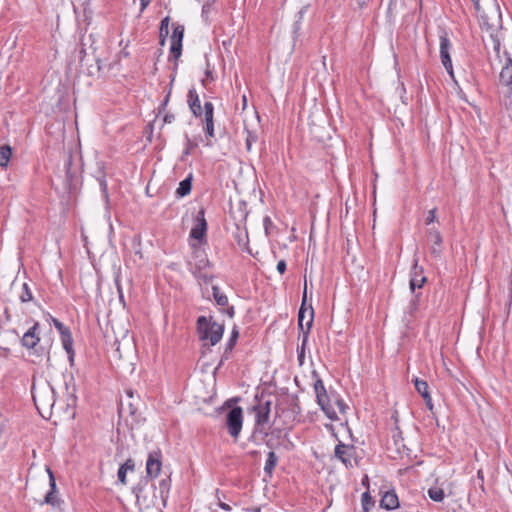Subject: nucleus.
<instances>
[{"mask_svg":"<svg viewBox=\"0 0 512 512\" xmlns=\"http://www.w3.org/2000/svg\"><path fill=\"white\" fill-rule=\"evenodd\" d=\"M239 337V332L237 329H233L232 330V333H231V336L226 344V348H225V351H224V358L227 359L228 358V355L229 353L233 350V348L235 347L236 345V341Z\"/></svg>","mask_w":512,"mask_h":512,"instance_id":"nucleus-29","label":"nucleus"},{"mask_svg":"<svg viewBox=\"0 0 512 512\" xmlns=\"http://www.w3.org/2000/svg\"><path fill=\"white\" fill-rule=\"evenodd\" d=\"M210 11V5L209 4H204L203 7H202V16L207 18V15Z\"/></svg>","mask_w":512,"mask_h":512,"instance_id":"nucleus-56","label":"nucleus"},{"mask_svg":"<svg viewBox=\"0 0 512 512\" xmlns=\"http://www.w3.org/2000/svg\"><path fill=\"white\" fill-rule=\"evenodd\" d=\"M71 165H72V155L70 154L65 162L66 176L68 179H71V177H72L71 173H70Z\"/></svg>","mask_w":512,"mask_h":512,"instance_id":"nucleus-47","label":"nucleus"},{"mask_svg":"<svg viewBox=\"0 0 512 512\" xmlns=\"http://www.w3.org/2000/svg\"><path fill=\"white\" fill-rule=\"evenodd\" d=\"M427 238L431 243V254L439 257L442 253L443 238L440 231L436 228H429L427 231Z\"/></svg>","mask_w":512,"mask_h":512,"instance_id":"nucleus-13","label":"nucleus"},{"mask_svg":"<svg viewBox=\"0 0 512 512\" xmlns=\"http://www.w3.org/2000/svg\"><path fill=\"white\" fill-rule=\"evenodd\" d=\"M243 424V411L241 407H234L229 410L226 416V425L229 434L233 438H238Z\"/></svg>","mask_w":512,"mask_h":512,"instance_id":"nucleus-6","label":"nucleus"},{"mask_svg":"<svg viewBox=\"0 0 512 512\" xmlns=\"http://www.w3.org/2000/svg\"><path fill=\"white\" fill-rule=\"evenodd\" d=\"M277 462H278L277 455L275 454V452L270 451L267 455V459H266L265 466H264V472L266 475H268L269 477L272 476L273 471L277 465Z\"/></svg>","mask_w":512,"mask_h":512,"instance_id":"nucleus-26","label":"nucleus"},{"mask_svg":"<svg viewBox=\"0 0 512 512\" xmlns=\"http://www.w3.org/2000/svg\"><path fill=\"white\" fill-rule=\"evenodd\" d=\"M207 221L205 219V210L201 208L195 218V224L190 231V237L197 240L199 244L206 243Z\"/></svg>","mask_w":512,"mask_h":512,"instance_id":"nucleus-9","label":"nucleus"},{"mask_svg":"<svg viewBox=\"0 0 512 512\" xmlns=\"http://www.w3.org/2000/svg\"><path fill=\"white\" fill-rule=\"evenodd\" d=\"M500 84L511 87L512 85V60L507 58L505 65L502 67L499 75Z\"/></svg>","mask_w":512,"mask_h":512,"instance_id":"nucleus-22","label":"nucleus"},{"mask_svg":"<svg viewBox=\"0 0 512 512\" xmlns=\"http://www.w3.org/2000/svg\"><path fill=\"white\" fill-rule=\"evenodd\" d=\"M246 138H245V144L246 149L248 152L252 150L253 144H255L258 141V135L255 131H251L247 128H245Z\"/></svg>","mask_w":512,"mask_h":512,"instance_id":"nucleus-31","label":"nucleus"},{"mask_svg":"<svg viewBox=\"0 0 512 512\" xmlns=\"http://www.w3.org/2000/svg\"><path fill=\"white\" fill-rule=\"evenodd\" d=\"M39 327L38 323H35L22 337V345L28 349L35 348V346L40 341L39 336L36 331Z\"/></svg>","mask_w":512,"mask_h":512,"instance_id":"nucleus-19","label":"nucleus"},{"mask_svg":"<svg viewBox=\"0 0 512 512\" xmlns=\"http://www.w3.org/2000/svg\"><path fill=\"white\" fill-rule=\"evenodd\" d=\"M126 474H127V471H125L123 468L120 467L118 469L117 477H118L119 482H121V484H123V485L126 484Z\"/></svg>","mask_w":512,"mask_h":512,"instance_id":"nucleus-46","label":"nucleus"},{"mask_svg":"<svg viewBox=\"0 0 512 512\" xmlns=\"http://www.w3.org/2000/svg\"><path fill=\"white\" fill-rule=\"evenodd\" d=\"M380 507L387 511H391L399 507L398 496L394 490L385 492L380 500Z\"/></svg>","mask_w":512,"mask_h":512,"instance_id":"nucleus-18","label":"nucleus"},{"mask_svg":"<svg viewBox=\"0 0 512 512\" xmlns=\"http://www.w3.org/2000/svg\"><path fill=\"white\" fill-rule=\"evenodd\" d=\"M52 321H53L55 328L59 331V333L61 335V341H62L63 348L66 351V353L68 354L69 360L72 362L74 359L75 353L73 350V338L71 335V331L67 326H65L58 319L53 318Z\"/></svg>","mask_w":512,"mask_h":512,"instance_id":"nucleus-10","label":"nucleus"},{"mask_svg":"<svg viewBox=\"0 0 512 512\" xmlns=\"http://www.w3.org/2000/svg\"><path fill=\"white\" fill-rule=\"evenodd\" d=\"M12 155V150L10 146L3 145L0 147V166L5 167L7 166L10 158Z\"/></svg>","mask_w":512,"mask_h":512,"instance_id":"nucleus-30","label":"nucleus"},{"mask_svg":"<svg viewBox=\"0 0 512 512\" xmlns=\"http://www.w3.org/2000/svg\"><path fill=\"white\" fill-rule=\"evenodd\" d=\"M151 0H140L141 3V10H144L149 4Z\"/></svg>","mask_w":512,"mask_h":512,"instance_id":"nucleus-58","label":"nucleus"},{"mask_svg":"<svg viewBox=\"0 0 512 512\" xmlns=\"http://www.w3.org/2000/svg\"><path fill=\"white\" fill-rule=\"evenodd\" d=\"M175 120V115L172 113H166L163 117L164 124H171Z\"/></svg>","mask_w":512,"mask_h":512,"instance_id":"nucleus-50","label":"nucleus"},{"mask_svg":"<svg viewBox=\"0 0 512 512\" xmlns=\"http://www.w3.org/2000/svg\"><path fill=\"white\" fill-rule=\"evenodd\" d=\"M219 506H220L223 510H225V511H230V510H231V507H230L228 504L224 503V502H220V503H219Z\"/></svg>","mask_w":512,"mask_h":512,"instance_id":"nucleus-59","label":"nucleus"},{"mask_svg":"<svg viewBox=\"0 0 512 512\" xmlns=\"http://www.w3.org/2000/svg\"><path fill=\"white\" fill-rule=\"evenodd\" d=\"M33 400L40 413L42 409H53L56 405L55 391L51 386H47L40 390L38 394H33Z\"/></svg>","mask_w":512,"mask_h":512,"instance_id":"nucleus-8","label":"nucleus"},{"mask_svg":"<svg viewBox=\"0 0 512 512\" xmlns=\"http://www.w3.org/2000/svg\"><path fill=\"white\" fill-rule=\"evenodd\" d=\"M414 382V385H415V389L416 391L422 396L424 397V395H430L429 391H428V383L424 380H420L419 378H415L413 380Z\"/></svg>","mask_w":512,"mask_h":512,"instance_id":"nucleus-32","label":"nucleus"},{"mask_svg":"<svg viewBox=\"0 0 512 512\" xmlns=\"http://www.w3.org/2000/svg\"><path fill=\"white\" fill-rule=\"evenodd\" d=\"M313 319H314V310H313V308H310L309 319L306 321V331H304L301 346H299L297 348L298 361H299L300 365H302L304 363L305 348H306V345H307V342L309 339V334H310V330H311V327L313 324Z\"/></svg>","mask_w":512,"mask_h":512,"instance_id":"nucleus-14","label":"nucleus"},{"mask_svg":"<svg viewBox=\"0 0 512 512\" xmlns=\"http://www.w3.org/2000/svg\"><path fill=\"white\" fill-rule=\"evenodd\" d=\"M428 496L435 502H441L444 499V491L439 487H432L428 490Z\"/></svg>","mask_w":512,"mask_h":512,"instance_id":"nucleus-33","label":"nucleus"},{"mask_svg":"<svg viewBox=\"0 0 512 512\" xmlns=\"http://www.w3.org/2000/svg\"><path fill=\"white\" fill-rule=\"evenodd\" d=\"M162 454L160 450L152 451L149 453L146 461V474L150 479L156 478L162 467Z\"/></svg>","mask_w":512,"mask_h":512,"instance_id":"nucleus-11","label":"nucleus"},{"mask_svg":"<svg viewBox=\"0 0 512 512\" xmlns=\"http://www.w3.org/2000/svg\"><path fill=\"white\" fill-rule=\"evenodd\" d=\"M415 298H417V296H415ZM416 310H417V299H413V300H411V302L408 306V313L410 315H413Z\"/></svg>","mask_w":512,"mask_h":512,"instance_id":"nucleus-49","label":"nucleus"},{"mask_svg":"<svg viewBox=\"0 0 512 512\" xmlns=\"http://www.w3.org/2000/svg\"><path fill=\"white\" fill-rule=\"evenodd\" d=\"M192 259L189 261V271L191 273H199L201 271L207 270L210 266V261L207 257V254L200 247L196 245H192Z\"/></svg>","mask_w":512,"mask_h":512,"instance_id":"nucleus-7","label":"nucleus"},{"mask_svg":"<svg viewBox=\"0 0 512 512\" xmlns=\"http://www.w3.org/2000/svg\"><path fill=\"white\" fill-rule=\"evenodd\" d=\"M213 114H214V106L211 102H205L204 103V121H205V127L204 131L209 138H214V120H213Z\"/></svg>","mask_w":512,"mask_h":512,"instance_id":"nucleus-16","label":"nucleus"},{"mask_svg":"<svg viewBox=\"0 0 512 512\" xmlns=\"http://www.w3.org/2000/svg\"><path fill=\"white\" fill-rule=\"evenodd\" d=\"M422 398L424 399L427 408L429 410H432L433 409V403H432L431 395H424V397H422Z\"/></svg>","mask_w":512,"mask_h":512,"instance_id":"nucleus-52","label":"nucleus"},{"mask_svg":"<svg viewBox=\"0 0 512 512\" xmlns=\"http://www.w3.org/2000/svg\"><path fill=\"white\" fill-rule=\"evenodd\" d=\"M362 510H370L374 507L375 502L368 491H365L361 496Z\"/></svg>","mask_w":512,"mask_h":512,"instance_id":"nucleus-35","label":"nucleus"},{"mask_svg":"<svg viewBox=\"0 0 512 512\" xmlns=\"http://www.w3.org/2000/svg\"><path fill=\"white\" fill-rule=\"evenodd\" d=\"M89 3H90V0H83L82 7L84 10L86 9V6L89 5Z\"/></svg>","mask_w":512,"mask_h":512,"instance_id":"nucleus-62","label":"nucleus"},{"mask_svg":"<svg viewBox=\"0 0 512 512\" xmlns=\"http://www.w3.org/2000/svg\"><path fill=\"white\" fill-rule=\"evenodd\" d=\"M332 397L335 398V404L337 405L340 413H345L348 409V406L344 403V401L339 397H335L334 395H332Z\"/></svg>","mask_w":512,"mask_h":512,"instance_id":"nucleus-43","label":"nucleus"},{"mask_svg":"<svg viewBox=\"0 0 512 512\" xmlns=\"http://www.w3.org/2000/svg\"><path fill=\"white\" fill-rule=\"evenodd\" d=\"M183 37H184V26L177 25L176 27H174L172 35H171V42L182 44Z\"/></svg>","mask_w":512,"mask_h":512,"instance_id":"nucleus-34","label":"nucleus"},{"mask_svg":"<svg viewBox=\"0 0 512 512\" xmlns=\"http://www.w3.org/2000/svg\"><path fill=\"white\" fill-rule=\"evenodd\" d=\"M126 394H127L128 398H130V399L133 398V391L132 390H127Z\"/></svg>","mask_w":512,"mask_h":512,"instance_id":"nucleus-63","label":"nucleus"},{"mask_svg":"<svg viewBox=\"0 0 512 512\" xmlns=\"http://www.w3.org/2000/svg\"><path fill=\"white\" fill-rule=\"evenodd\" d=\"M436 208H433L431 209L429 212H428V216L426 218V224L429 225L431 224L432 222L435 221L436 219Z\"/></svg>","mask_w":512,"mask_h":512,"instance_id":"nucleus-48","label":"nucleus"},{"mask_svg":"<svg viewBox=\"0 0 512 512\" xmlns=\"http://www.w3.org/2000/svg\"><path fill=\"white\" fill-rule=\"evenodd\" d=\"M269 435L271 436V439L266 442V445L268 447L272 448L273 444L271 443V440L273 438H276V439L279 440V439H281L283 437H286L287 436V432H285V429H283V428L276 427V426L275 427L269 426V428H268V436Z\"/></svg>","mask_w":512,"mask_h":512,"instance_id":"nucleus-27","label":"nucleus"},{"mask_svg":"<svg viewBox=\"0 0 512 512\" xmlns=\"http://www.w3.org/2000/svg\"><path fill=\"white\" fill-rule=\"evenodd\" d=\"M169 34V17L162 19L160 24L159 37L167 38Z\"/></svg>","mask_w":512,"mask_h":512,"instance_id":"nucleus-38","label":"nucleus"},{"mask_svg":"<svg viewBox=\"0 0 512 512\" xmlns=\"http://www.w3.org/2000/svg\"><path fill=\"white\" fill-rule=\"evenodd\" d=\"M286 262L285 260H280L278 261L277 263V271L280 273V274H283L285 271H286Z\"/></svg>","mask_w":512,"mask_h":512,"instance_id":"nucleus-51","label":"nucleus"},{"mask_svg":"<svg viewBox=\"0 0 512 512\" xmlns=\"http://www.w3.org/2000/svg\"><path fill=\"white\" fill-rule=\"evenodd\" d=\"M196 278L203 281L205 284H208L212 281L213 275H210L205 271H201L199 273H192Z\"/></svg>","mask_w":512,"mask_h":512,"instance_id":"nucleus-39","label":"nucleus"},{"mask_svg":"<svg viewBox=\"0 0 512 512\" xmlns=\"http://www.w3.org/2000/svg\"><path fill=\"white\" fill-rule=\"evenodd\" d=\"M170 94H171V92L169 91L168 94L166 95L165 99L163 100V102L160 104V106L158 108V114H161L166 110V107H167L169 99H170Z\"/></svg>","mask_w":512,"mask_h":512,"instance_id":"nucleus-45","label":"nucleus"},{"mask_svg":"<svg viewBox=\"0 0 512 512\" xmlns=\"http://www.w3.org/2000/svg\"><path fill=\"white\" fill-rule=\"evenodd\" d=\"M236 240H237L238 245L244 246L245 249L249 252V248H248V234H247V232H245L244 237L242 236L241 233H239L236 236Z\"/></svg>","mask_w":512,"mask_h":512,"instance_id":"nucleus-42","label":"nucleus"},{"mask_svg":"<svg viewBox=\"0 0 512 512\" xmlns=\"http://www.w3.org/2000/svg\"><path fill=\"white\" fill-rule=\"evenodd\" d=\"M314 390L316 394L317 403L325 415L332 421L338 420L337 412L331 405V396L327 394L322 379L317 378L314 383Z\"/></svg>","mask_w":512,"mask_h":512,"instance_id":"nucleus-4","label":"nucleus"},{"mask_svg":"<svg viewBox=\"0 0 512 512\" xmlns=\"http://www.w3.org/2000/svg\"><path fill=\"white\" fill-rule=\"evenodd\" d=\"M335 457L339 459L347 468L353 467L352 459L354 458L355 448L352 445L339 443L334 450Z\"/></svg>","mask_w":512,"mask_h":512,"instance_id":"nucleus-12","label":"nucleus"},{"mask_svg":"<svg viewBox=\"0 0 512 512\" xmlns=\"http://www.w3.org/2000/svg\"><path fill=\"white\" fill-rule=\"evenodd\" d=\"M159 38H160V40H159V44H160L161 46H164V45H165L166 38H163V37H159Z\"/></svg>","mask_w":512,"mask_h":512,"instance_id":"nucleus-64","label":"nucleus"},{"mask_svg":"<svg viewBox=\"0 0 512 512\" xmlns=\"http://www.w3.org/2000/svg\"><path fill=\"white\" fill-rule=\"evenodd\" d=\"M479 16V24L483 32L487 34V45L499 54L500 30L502 28V16L496 0H471Z\"/></svg>","mask_w":512,"mask_h":512,"instance_id":"nucleus-1","label":"nucleus"},{"mask_svg":"<svg viewBox=\"0 0 512 512\" xmlns=\"http://www.w3.org/2000/svg\"><path fill=\"white\" fill-rule=\"evenodd\" d=\"M136 499L139 505H143L145 508H149L150 506H154L157 501V497L155 492L152 491L151 495H148V491L146 488H139L136 492Z\"/></svg>","mask_w":512,"mask_h":512,"instance_id":"nucleus-20","label":"nucleus"},{"mask_svg":"<svg viewBox=\"0 0 512 512\" xmlns=\"http://www.w3.org/2000/svg\"><path fill=\"white\" fill-rule=\"evenodd\" d=\"M226 313H227V315H228L230 318L234 317V314H235L234 307H233V306L228 307V308H227V310H226Z\"/></svg>","mask_w":512,"mask_h":512,"instance_id":"nucleus-57","label":"nucleus"},{"mask_svg":"<svg viewBox=\"0 0 512 512\" xmlns=\"http://www.w3.org/2000/svg\"><path fill=\"white\" fill-rule=\"evenodd\" d=\"M120 467L123 468L127 472L128 471L133 472L135 470V463L131 458H129Z\"/></svg>","mask_w":512,"mask_h":512,"instance_id":"nucleus-44","label":"nucleus"},{"mask_svg":"<svg viewBox=\"0 0 512 512\" xmlns=\"http://www.w3.org/2000/svg\"><path fill=\"white\" fill-rule=\"evenodd\" d=\"M160 489H161V494H163L164 490L168 491L169 489V480L167 479H163L160 481Z\"/></svg>","mask_w":512,"mask_h":512,"instance_id":"nucleus-53","label":"nucleus"},{"mask_svg":"<svg viewBox=\"0 0 512 512\" xmlns=\"http://www.w3.org/2000/svg\"><path fill=\"white\" fill-rule=\"evenodd\" d=\"M187 98H188L187 99L188 106H189V109L191 110L192 114L196 118L201 117L202 114L204 113V107L203 108L201 107L199 95L194 88H192L188 91Z\"/></svg>","mask_w":512,"mask_h":512,"instance_id":"nucleus-17","label":"nucleus"},{"mask_svg":"<svg viewBox=\"0 0 512 512\" xmlns=\"http://www.w3.org/2000/svg\"><path fill=\"white\" fill-rule=\"evenodd\" d=\"M306 296H307V286L305 285L304 286V291H303L302 304H301V307H300L299 312H298V328L303 333H304V331H306V323H304L305 318H306V313L308 311V314H309L310 313V308H312V306H309V308H306Z\"/></svg>","mask_w":512,"mask_h":512,"instance_id":"nucleus-23","label":"nucleus"},{"mask_svg":"<svg viewBox=\"0 0 512 512\" xmlns=\"http://www.w3.org/2000/svg\"><path fill=\"white\" fill-rule=\"evenodd\" d=\"M387 13L389 17L395 16L396 14L399 13L397 0H390Z\"/></svg>","mask_w":512,"mask_h":512,"instance_id":"nucleus-40","label":"nucleus"},{"mask_svg":"<svg viewBox=\"0 0 512 512\" xmlns=\"http://www.w3.org/2000/svg\"><path fill=\"white\" fill-rule=\"evenodd\" d=\"M33 299L32 292L27 283H23L22 292L20 294V300L22 303L29 302Z\"/></svg>","mask_w":512,"mask_h":512,"instance_id":"nucleus-36","label":"nucleus"},{"mask_svg":"<svg viewBox=\"0 0 512 512\" xmlns=\"http://www.w3.org/2000/svg\"><path fill=\"white\" fill-rule=\"evenodd\" d=\"M271 224H272V221H271L270 217H265L264 218V226H265L266 230L268 229V226Z\"/></svg>","mask_w":512,"mask_h":512,"instance_id":"nucleus-60","label":"nucleus"},{"mask_svg":"<svg viewBox=\"0 0 512 512\" xmlns=\"http://www.w3.org/2000/svg\"><path fill=\"white\" fill-rule=\"evenodd\" d=\"M95 177L99 183L103 197L108 202V200H109L108 186H107V181H106V172H105L103 163H100L98 165V170L96 172Z\"/></svg>","mask_w":512,"mask_h":512,"instance_id":"nucleus-24","label":"nucleus"},{"mask_svg":"<svg viewBox=\"0 0 512 512\" xmlns=\"http://www.w3.org/2000/svg\"><path fill=\"white\" fill-rule=\"evenodd\" d=\"M423 268L418 267L417 262L413 267V277L410 279V290L412 292L415 291V288H421L422 285L426 282V277L422 275Z\"/></svg>","mask_w":512,"mask_h":512,"instance_id":"nucleus-21","label":"nucleus"},{"mask_svg":"<svg viewBox=\"0 0 512 512\" xmlns=\"http://www.w3.org/2000/svg\"><path fill=\"white\" fill-rule=\"evenodd\" d=\"M212 294L217 305L225 307L228 305V297L221 292L220 288L216 285L212 287Z\"/></svg>","mask_w":512,"mask_h":512,"instance_id":"nucleus-28","label":"nucleus"},{"mask_svg":"<svg viewBox=\"0 0 512 512\" xmlns=\"http://www.w3.org/2000/svg\"><path fill=\"white\" fill-rule=\"evenodd\" d=\"M371 0H357V5L360 9H364L368 6Z\"/></svg>","mask_w":512,"mask_h":512,"instance_id":"nucleus-55","label":"nucleus"},{"mask_svg":"<svg viewBox=\"0 0 512 512\" xmlns=\"http://www.w3.org/2000/svg\"><path fill=\"white\" fill-rule=\"evenodd\" d=\"M182 54V44L181 43H172L170 46V55L173 60L177 61Z\"/></svg>","mask_w":512,"mask_h":512,"instance_id":"nucleus-37","label":"nucleus"},{"mask_svg":"<svg viewBox=\"0 0 512 512\" xmlns=\"http://www.w3.org/2000/svg\"><path fill=\"white\" fill-rule=\"evenodd\" d=\"M451 42L448 38V35L446 32H443L440 35V58L441 63L444 66L445 70L449 74L450 78L453 80V82L457 83L453 71V65L452 60L450 56V49H451Z\"/></svg>","mask_w":512,"mask_h":512,"instance_id":"nucleus-5","label":"nucleus"},{"mask_svg":"<svg viewBox=\"0 0 512 512\" xmlns=\"http://www.w3.org/2000/svg\"><path fill=\"white\" fill-rule=\"evenodd\" d=\"M47 472L49 475L50 491L46 494L44 500L41 502V505L49 504L53 507H58L60 505L61 501L55 496V492H56L55 476L50 468H47Z\"/></svg>","mask_w":512,"mask_h":512,"instance_id":"nucleus-15","label":"nucleus"},{"mask_svg":"<svg viewBox=\"0 0 512 512\" xmlns=\"http://www.w3.org/2000/svg\"><path fill=\"white\" fill-rule=\"evenodd\" d=\"M271 401H259L257 405L253 407L255 413V425L252 434V438H255L257 434L262 436V439L268 436L269 419L271 413Z\"/></svg>","mask_w":512,"mask_h":512,"instance_id":"nucleus-3","label":"nucleus"},{"mask_svg":"<svg viewBox=\"0 0 512 512\" xmlns=\"http://www.w3.org/2000/svg\"><path fill=\"white\" fill-rule=\"evenodd\" d=\"M197 331L200 340L209 341L214 346L222 339L224 325L213 321L212 317L200 316L197 319Z\"/></svg>","mask_w":512,"mask_h":512,"instance_id":"nucleus-2","label":"nucleus"},{"mask_svg":"<svg viewBox=\"0 0 512 512\" xmlns=\"http://www.w3.org/2000/svg\"><path fill=\"white\" fill-rule=\"evenodd\" d=\"M69 401H70V403H69L68 405H73V406L75 405V403H76V397H75V395H74V394H71V395H70Z\"/></svg>","mask_w":512,"mask_h":512,"instance_id":"nucleus-61","label":"nucleus"},{"mask_svg":"<svg viewBox=\"0 0 512 512\" xmlns=\"http://www.w3.org/2000/svg\"><path fill=\"white\" fill-rule=\"evenodd\" d=\"M192 174H189L184 180L179 183V187L176 190V194L179 197H184L191 192L192 188Z\"/></svg>","mask_w":512,"mask_h":512,"instance_id":"nucleus-25","label":"nucleus"},{"mask_svg":"<svg viewBox=\"0 0 512 512\" xmlns=\"http://www.w3.org/2000/svg\"><path fill=\"white\" fill-rule=\"evenodd\" d=\"M128 413L132 416H135L137 413V408L134 406L132 402H128L127 404Z\"/></svg>","mask_w":512,"mask_h":512,"instance_id":"nucleus-54","label":"nucleus"},{"mask_svg":"<svg viewBox=\"0 0 512 512\" xmlns=\"http://www.w3.org/2000/svg\"><path fill=\"white\" fill-rule=\"evenodd\" d=\"M186 147H185V150L183 151V155L182 157H185V156H188L191 154L192 150L197 146L196 143H193L190 138L188 137V135H186Z\"/></svg>","mask_w":512,"mask_h":512,"instance_id":"nucleus-41","label":"nucleus"}]
</instances>
